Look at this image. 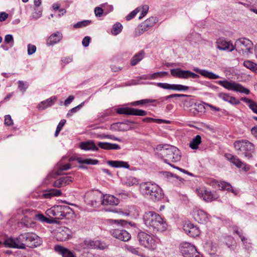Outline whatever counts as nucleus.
Returning <instances> with one entry per match:
<instances>
[{"instance_id": "f257e3e1", "label": "nucleus", "mask_w": 257, "mask_h": 257, "mask_svg": "<svg viewBox=\"0 0 257 257\" xmlns=\"http://www.w3.org/2000/svg\"><path fill=\"white\" fill-rule=\"evenodd\" d=\"M144 222L146 227L154 232L164 231L167 229V224L158 213L154 211H146L143 215Z\"/></svg>"}, {"instance_id": "f03ea898", "label": "nucleus", "mask_w": 257, "mask_h": 257, "mask_svg": "<svg viewBox=\"0 0 257 257\" xmlns=\"http://www.w3.org/2000/svg\"><path fill=\"white\" fill-rule=\"evenodd\" d=\"M156 150L159 153V156L163 159L165 163L172 165L171 162H177L181 159L180 151L174 146L169 145H159L156 147Z\"/></svg>"}, {"instance_id": "7ed1b4c3", "label": "nucleus", "mask_w": 257, "mask_h": 257, "mask_svg": "<svg viewBox=\"0 0 257 257\" xmlns=\"http://www.w3.org/2000/svg\"><path fill=\"white\" fill-rule=\"evenodd\" d=\"M140 191L142 195L153 201H160L164 197L162 189L157 184L151 182L141 183Z\"/></svg>"}, {"instance_id": "20e7f679", "label": "nucleus", "mask_w": 257, "mask_h": 257, "mask_svg": "<svg viewBox=\"0 0 257 257\" xmlns=\"http://www.w3.org/2000/svg\"><path fill=\"white\" fill-rule=\"evenodd\" d=\"M73 210L65 205H55L46 211V214L50 218L56 219H69L74 215Z\"/></svg>"}, {"instance_id": "39448f33", "label": "nucleus", "mask_w": 257, "mask_h": 257, "mask_svg": "<svg viewBox=\"0 0 257 257\" xmlns=\"http://www.w3.org/2000/svg\"><path fill=\"white\" fill-rule=\"evenodd\" d=\"M233 145L238 155L244 156L248 159L252 158L255 150L252 143L246 140H240L235 141Z\"/></svg>"}, {"instance_id": "423d86ee", "label": "nucleus", "mask_w": 257, "mask_h": 257, "mask_svg": "<svg viewBox=\"0 0 257 257\" xmlns=\"http://www.w3.org/2000/svg\"><path fill=\"white\" fill-rule=\"evenodd\" d=\"M19 239L24 245V249L26 248V246L35 248L40 245L42 243L41 238L32 232L21 233L19 236Z\"/></svg>"}, {"instance_id": "0eeeda50", "label": "nucleus", "mask_w": 257, "mask_h": 257, "mask_svg": "<svg viewBox=\"0 0 257 257\" xmlns=\"http://www.w3.org/2000/svg\"><path fill=\"white\" fill-rule=\"evenodd\" d=\"M137 239L141 245L150 250L155 249L159 241L158 238L142 231L138 232Z\"/></svg>"}, {"instance_id": "6e6552de", "label": "nucleus", "mask_w": 257, "mask_h": 257, "mask_svg": "<svg viewBox=\"0 0 257 257\" xmlns=\"http://www.w3.org/2000/svg\"><path fill=\"white\" fill-rule=\"evenodd\" d=\"M217 83L223 86L228 90L239 92L240 93L248 94L250 93L249 89L245 88L241 84L236 83L234 81H229L227 80H219Z\"/></svg>"}, {"instance_id": "1a4fd4ad", "label": "nucleus", "mask_w": 257, "mask_h": 257, "mask_svg": "<svg viewBox=\"0 0 257 257\" xmlns=\"http://www.w3.org/2000/svg\"><path fill=\"white\" fill-rule=\"evenodd\" d=\"M253 44L251 41L246 38H240L235 42L234 49L240 54H248L252 47Z\"/></svg>"}, {"instance_id": "9d476101", "label": "nucleus", "mask_w": 257, "mask_h": 257, "mask_svg": "<svg viewBox=\"0 0 257 257\" xmlns=\"http://www.w3.org/2000/svg\"><path fill=\"white\" fill-rule=\"evenodd\" d=\"M180 249L184 257H203L197 250L196 247L187 242L181 244Z\"/></svg>"}, {"instance_id": "9b49d317", "label": "nucleus", "mask_w": 257, "mask_h": 257, "mask_svg": "<svg viewBox=\"0 0 257 257\" xmlns=\"http://www.w3.org/2000/svg\"><path fill=\"white\" fill-rule=\"evenodd\" d=\"M158 21V18L156 17H151L147 19L136 29L135 35L136 36H140L148 31L151 28L155 26Z\"/></svg>"}, {"instance_id": "f8f14e48", "label": "nucleus", "mask_w": 257, "mask_h": 257, "mask_svg": "<svg viewBox=\"0 0 257 257\" xmlns=\"http://www.w3.org/2000/svg\"><path fill=\"white\" fill-rule=\"evenodd\" d=\"M171 74L174 77L180 79H197L199 77L197 74L189 70H184L181 68L172 69L170 70Z\"/></svg>"}, {"instance_id": "ddd939ff", "label": "nucleus", "mask_w": 257, "mask_h": 257, "mask_svg": "<svg viewBox=\"0 0 257 257\" xmlns=\"http://www.w3.org/2000/svg\"><path fill=\"white\" fill-rule=\"evenodd\" d=\"M83 248L99 249L103 250L107 247L105 243L99 240L86 239L81 244Z\"/></svg>"}, {"instance_id": "4468645a", "label": "nucleus", "mask_w": 257, "mask_h": 257, "mask_svg": "<svg viewBox=\"0 0 257 257\" xmlns=\"http://www.w3.org/2000/svg\"><path fill=\"white\" fill-rule=\"evenodd\" d=\"M198 195L202 198L204 201L207 202H212L218 198V195L215 192H212L205 189H199L196 190Z\"/></svg>"}, {"instance_id": "2eb2a0df", "label": "nucleus", "mask_w": 257, "mask_h": 257, "mask_svg": "<svg viewBox=\"0 0 257 257\" xmlns=\"http://www.w3.org/2000/svg\"><path fill=\"white\" fill-rule=\"evenodd\" d=\"M110 233L115 238L123 241H127L131 238L130 233L120 228L111 229L110 231Z\"/></svg>"}, {"instance_id": "dca6fc26", "label": "nucleus", "mask_w": 257, "mask_h": 257, "mask_svg": "<svg viewBox=\"0 0 257 257\" xmlns=\"http://www.w3.org/2000/svg\"><path fill=\"white\" fill-rule=\"evenodd\" d=\"M216 47L220 50L232 52L234 50V45L224 38L218 39L216 42Z\"/></svg>"}, {"instance_id": "f3484780", "label": "nucleus", "mask_w": 257, "mask_h": 257, "mask_svg": "<svg viewBox=\"0 0 257 257\" xmlns=\"http://www.w3.org/2000/svg\"><path fill=\"white\" fill-rule=\"evenodd\" d=\"M192 215L197 222L202 224L205 223L209 219L208 214L206 212L197 208L193 210Z\"/></svg>"}, {"instance_id": "a211bd4d", "label": "nucleus", "mask_w": 257, "mask_h": 257, "mask_svg": "<svg viewBox=\"0 0 257 257\" xmlns=\"http://www.w3.org/2000/svg\"><path fill=\"white\" fill-rule=\"evenodd\" d=\"M225 158L237 168H242L245 171L249 170V167L243 163L238 157L230 154H225Z\"/></svg>"}, {"instance_id": "6ab92c4d", "label": "nucleus", "mask_w": 257, "mask_h": 257, "mask_svg": "<svg viewBox=\"0 0 257 257\" xmlns=\"http://www.w3.org/2000/svg\"><path fill=\"white\" fill-rule=\"evenodd\" d=\"M4 244L7 247L24 249V245L19 239V236L15 238L13 237L7 238L5 240Z\"/></svg>"}, {"instance_id": "aec40b11", "label": "nucleus", "mask_w": 257, "mask_h": 257, "mask_svg": "<svg viewBox=\"0 0 257 257\" xmlns=\"http://www.w3.org/2000/svg\"><path fill=\"white\" fill-rule=\"evenodd\" d=\"M119 203V200L110 194H103L101 197V204L103 205L116 206Z\"/></svg>"}, {"instance_id": "412c9836", "label": "nucleus", "mask_w": 257, "mask_h": 257, "mask_svg": "<svg viewBox=\"0 0 257 257\" xmlns=\"http://www.w3.org/2000/svg\"><path fill=\"white\" fill-rule=\"evenodd\" d=\"M183 229L187 235L192 237L198 236L200 233L198 228L191 223H185L184 225Z\"/></svg>"}, {"instance_id": "4be33fe9", "label": "nucleus", "mask_w": 257, "mask_h": 257, "mask_svg": "<svg viewBox=\"0 0 257 257\" xmlns=\"http://www.w3.org/2000/svg\"><path fill=\"white\" fill-rule=\"evenodd\" d=\"M72 234L71 230L67 227H64L57 233V240L60 241H65L69 239Z\"/></svg>"}, {"instance_id": "5701e85b", "label": "nucleus", "mask_w": 257, "mask_h": 257, "mask_svg": "<svg viewBox=\"0 0 257 257\" xmlns=\"http://www.w3.org/2000/svg\"><path fill=\"white\" fill-rule=\"evenodd\" d=\"M57 99V98L56 96H51V97L44 101H42L40 103H39L37 106V108L39 110H44L47 108L53 105Z\"/></svg>"}, {"instance_id": "b1692460", "label": "nucleus", "mask_w": 257, "mask_h": 257, "mask_svg": "<svg viewBox=\"0 0 257 257\" xmlns=\"http://www.w3.org/2000/svg\"><path fill=\"white\" fill-rule=\"evenodd\" d=\"M54 249L62 257H77L73 252L62 246L56 245L54 247Z\"/></svg>"}, {"instance_id": "393cba45", "label": "nucleus", "mask_w": 257, "mask_h": 257, "mask_svg": "<svg viewBox=\"0 0 257 257\" xmlns=\"http://www.w3.org/2000/svg\"><path fill=\"white\" fill-rule=\"evenodd\" d=\"M62 38V35L57 32L50 36L46 40V44L48 46H52L58 43Z\"/></svg>"}, {"instance_id": "a878e982", "label": "nucleus", "mask_w": 257, "mask_h": 257, "mask_svg": "<svg viewBox=\"0 0 257 257\" xmlns=\"http://www.w3.org/2000/svg\"><path fill=\"white\" fill-rule=\"evenodd\" d=\"M193 70L196 72L199 73L202 76L211 79H216L220 77L218 75L214 74L212 72L208 71L206 70L200 69L197 67L194 68Z\"/></svg>"}, {"instance_id": "bb28decb", "label": "nucleus", "mask_w": 257, "mask_h": 257, "mask_svg": "<svg viewBox=\"0 0 257 257\" xmlns=\"http://www.w3.org/2000/svg\"><path fill=\"white\" fill-rule=\"evenodd\" d=\"M62 195L60 190L51 189L44 191L43 196L44 198L51 199L54 197H59Z\"/></svg>"}, {"instance_id": "cd10ccee", "label": "nucleus", "mask_w": 257, "mask_h": 257, "mask_svg": "<svg viewBox=\"0 0 257 257\" xmlns=\"http://www.w3.org/2000/svg\"><path fill=\"white\" fill-rule=\"evenodd\" d=\"M218 97L225 101L228 102L231 104L237 105L240 104L239 100L236 99L234 97L230 96L228 94L225 93H220L218 94Z\"/></svg>"}, {"instance_id": "c85d7f7f", "label": "nucleus", "mask_w": 257, "mask_h": 257, "mask_svg": "<svg viewBox=\"0 0 257 257\" xmlns=\"http://www.w3.org/2000/svg\"><path fill=\"white\" fill-rule=\"evenodd\" d=\"M80 148L85 151H97L98 148L93 141L81 142L80 144Z\"/></svg>"}, {"instance_id": "c756f323", "label": "nucleus", "mask_w": 257, "mask_h": 257, "mask_svg": "<svg viewBox=\"0 0 257 257\" xmlns=\"http://www.w3.org/2000/svg\"><path fill=\"white\" fill-rule=\"evenodd\" d=\"M233 231L240 238L245 248L249 249L251 247V244L247 241V239L243 235L242 231H239L238 227L236 226L233 227Z\"/></svg>"}, {"instance_id": "7c9ffc66", "label": "nucleus", "mask_w": 257, "mask_h": 257, "mask_svg": "<svg viewBox=\"0 0 257 257\" xmlns=\"http://www.w3.org/2000/svg\"><path fill=\"white\" fill-rule=\"evenodd\" d=\"M107 164L113 168H123L129 169L130 165L126 162L122 161H108Z\"/></svg>"}, {"instance_id": "2f4dec72", "label": "nucleus", "mask_w": 257, "mask_h": 257, "mask_svg": "<svg viewBox=\"0 0 257 257\" xmlns=\"http://www.w3.org/2000/svg\"><path fill=\"white\" fill-rule=\"evenodd\" d=\"M78 163L81 164L80 166V168L86 169V167L83 165V164H88V165H96L98 163V161L96 159H82L81 158H77L76 159Z\"/></svg>"}, {"instance_id": "473e14b6", "label": "nucleus", "mask_w": 257, "mask_h": 257, "mask_svg": "<svg viewBox=\"0 0 257 257\" xmlns=\"http://www.w3.org/2000/svg\"><path fill=\"white\" fill-rule=\"evenodd\" d=\"M145 53L144 50H142L136 53L131 59L130 63L131 66H136L139 62L143 59L145 57Z\"/></svg>"}, {"instance_id": "72a5a7b5", "label": "nucleus", "mask_w": 257, "mask_h": 257, "mask_svg": "<svg viewBox=\"0 0 257 257\" xmlns=\"http://www.w3.org/2000/svg\"><path fill=\"white\" fill-rule=\"evenodd\" d=\"M240 100L248 104L249 108L255 113L257 114V103L246 97H241Z\"/></svg>"}, {"instance_id": "f704fd0d", "label": "nucleus", "mask_w": 257, "mask_h": 257, "mask_svg": "<svg viewBox=\"0 0 257 257\" xmlns=\"http://www.w3.org/2000/svg\"><path fill=\"white\" fill-rule=\"evenodd\" d=\"M201 143V137L200 135H197L190 142L189 147L193 150H197Z\"/></svg>"}, {"instance_id": "c9c22d12", "label": "nucleus", "mask_w": 257, "mask_h": 257, "mask_svg": "<svg viewBox=\"0 0 257 257\" xmlns=\"http://www.w3.org/2000/svg\"><path fill=\"white\" fill-rule=\"evenodd\" d=\"M218 186L221 188L223 190H227L228 191H231L234 194H237V191L233 189L232 186L228 183L225 181H221L218 184Z\"/></svg>"}, {"instance_id": "e433bc0d", "label": "nucleus", "mask_w": 257, "mask_h": 257, "mask_svg": "<svg viewBox=\"0 0 257 257\" xmlns=\"http://www.w3.org/2000/svg\"><path fill=\"white\" fill-rule=\"evenodd\" d=\"M125 123L123 122H117L113 123L110 126V129L114 131L124 132L128 130V128L125 127Z\"/></svg>"}, {"instance_id": "4c0bfd02", "label": "nucleus", "mask_w": 257, "mask_h": 257, "mask_svg": "<svg viewBox=\"0 0 257 257\" xmlns=\"http://www.w3.org/2000/svg\"><path fill=\"white\" fill-rule=\"evenodd\" d=\"M243 66L252 72L257 73V64L249 60H245L243 62Z\"/></svg>"}, {"instance_id": "58836bf2", "label": "nucleus", "mask_w": 257, "mask_h": 257, "mask_svg": "<svg viewBox=\"0 0 257 257\" xmlns=\"http://www.w3.org/2000/svg\"><path fill=\"white\" fill-rule=\"evenodd\" d=\"M152 102H155V103H158L159 101H158V100H157V99H142V100L134 101L132 103V104L133 105L136 106V105H139L145 104H147L148 103H152Z\"/></svg>"}, {"instance_id": "ea45409f", "label": "nucleus", "mask_w": 257, "mask_h": 257, "mask_svg": "<svg viewBox=\"0 0 257 257\" xmlns=\"http://www.w3.org/2000/svg\"><path fill=\"white\" fill-rule=\"evenodd\" d=\"M130 114V115H133L144 116H146L147 114V112L146 111L142 109H139L135 108H131Z\"/></svg>"}, {"instance_id": "a19ab883", "label": "nucleus", "mask_w": 257, "mask_h": 257, "mask_svg": "<svg viewBox=\"0 0 257 257\" xmlns=\"http://www.w3.org/2000/svg\"><path fill=\"white\" fill-rule=\"evenodd\" d=\"M247 3L238 2V4L243 5L250 10V8H256L257 7V0H246Z\"/></svg>"}, {"instance_id": "79ce46f5", "label": "nucleus", "mask_w": 257, "mask_h": 257, "mask_svg": "<svg viewBox=\"0 0 257 257\" xmlns=\"http://www.w3.org/2000/svg\"><path fill=\"white\" fill-rule=\"evenodd\" d=\"M122 29V25L120 23H116L113 25L111 33L113 35H117L120 33Z\"/></svg>"}, {"instance_id": "37998d69", "label": "nucleus", "mask_w": 257, "mask_h": 257, "mask_svg": "<svg viewBox=\"0 0 257 257\" xmlns=\"http://www.w3.org/2000/svg\"><path fill=\"white\" fill-rule=\"evenodd\" d=\"M188 95L183 94H171L163 97H161L159 98V100L161 102H163L165 100H167L169 98H173L175 97H187Z\"/></svg>"}, {"instance_id": "c03bdc74", "label": "nucleus", "mask_w": 257, "mask_h": 257, "mask_svg": "<svg viewBox=\"0 0 257 257\" xmlns=\"http://www.w3.org/2000/svg\"><path fill=\"white\" fill-rule=\"evenodd\" d=\"M91 23L90 20H83L78 22L73 25L74 28L77 29L85 27L89 25Z\"/></svg>"}, {"instance_id": "a18cd8bd", "label": "nucleus", "mask_w": 257, "mask_h": 257, "mask_svg": "<svg viewBox=\"0 0 257 257\" xmlns=\"http://www.w3.org/2000/svg\"><path fill=\"white\" fill-rule=\"evenodd\" d=\"M35 219L37 220L40 221L42 222H46V223H52L53 221L52 220H50L48 218L45 217L43 214H37L35 215Z\"/></svg>"}, {"instance_id": "49530a36", "label": "nucleus", "mask_w": 257, "mask_h": 257, "mask_svg": "<svg viewBox=\"0 0 257 257\" xmlns=\"http://www.w3.org/2000/svg\"><path fill=\"white\" fill-rule=\"evenodd\" d=\"M18 89L22 93H24L28 87V84L26 82H24L22 80H19L18 81Z\"/></svg>"}, {"instance_id": "de8ad7c7", "label": "nucleus", "mask_w": 257, "mask_h": 257, "mask_svg": "<svg viewBox=\"0 0 257 257\" xmlns=\"http://www.w3.org/2000/svg\"><path fill=\"white\" fill-rule=\"evenodd\" d=\"M58 165L59 166V168L57 171L56 173L58 175L61 173V171L67 170L71 168V165L69 164L62 165L61 162H59Z\"/></svg>"}, {"instance_id": "09e8293b", "label": "nucleus", "mask_w": 257, "mask_h": 257, "mask_svg": "<svg viewBox=\"0 0 257 257\" xmlns=\"http://www.w3.org/2000/svg\"><path fill=\"white\" fill-rule=\"evenodd\" d=\"M131 108L130 107H120L116 109V112L119 114L130 115Z\"/></svg>"}, {"instance_id": "8fccbe9b", "label": "nucleus", "mask_w": 257, "mask_h": 257, "mask_svg": "<svg viewBox=\"0 0 257 257\" xmlns=\"http://www.w3.org/2000/svg\"><path fill=\"white\" fill-rule=\"evenodd\" d=\"M101 6L103 8L104 15L105 16L112 12L113 10V7L112 5H108L105 4H103L101 5Z\"/></svg>"}, {"instance_id": "3c124183", "label": "nucleus", "mask_w": 257, "mask_h": 257, "mask_svg": "<svg viewBox=\"0 0 257 257\" xmlns=\"http://www.w3.org/2000/svg\"><path fill=\"white\" fill-rule=\"evenodd\" d=\"M126 215H131L137 217L139 215V211L137 208H136L134 206H132L130 208V210L128 212L124 213Z\"/></svg>"}, {"instance_id": "603ef678", "label": "nucleus", "mask_w": 257, "mask_h": 257, "mask_svg": "<svg viewBox=\"0 0 257 257\" xmlns=\"http://www.w3.org/2000/svg\"><path fill=\"white\" fill-rule=\"evenodd\" d=\"M140 10L139 8H137L135 10L131 12L126 17V20L127 21H130L133 18H134L136 15L140 12Z\"/></svg>"}, {"instance_id": "864d4df0", "label": "nucleus", "mask_w": 257, "mask_h": 257, "mask_svg": "<svg viewBox=\"0 0 257 257\" xmlns=\"http://www.w3.org/2000/svg\"><path fill=\"white\" fill-rule=\"evenodd\" d=\"M61 178L64 186L69 185L73 181V178L71 176H66L61 177Z\"/></svg>"}, {"instance_id": "5fc2aeb1", "label": "nucleus", "mask_w": 257, "mask_h": 257, "mask_svg": "<svg viewBox=\"0 0 257 257\" xmlns=\"http://www.w3.org/2000/svg\"><path fill=\"white\" fill-rule=\"evenodd\" d=\"M189 89V87L181 84H175L174 90L186 91Z\"/></svg>"}, {"instance_id": "6e6d98bb", "label": "nucleus", "mask_w": 257, "mask_h": 257, "mask_svg": "<svg viewBox=\"0 0 257 257\" xmlns=\"http://www.w3.org/2000/svg\"><path fill=\"white\" fill-rule=\"evenodd\" d=\"M63 180L62 179V178L60 177L58 179L55 180L53 183V186L56 188H61L64 187L63 184Z\"/></svg>"}, {"instance_id": "4d7b16f0", "label": "nucleus", "mask_w": 257, "mask_h": 257, "mask_svg": "<svg viewBox=\"0 0 257 257\" xmlns=\"http://www.w3.org/2000/svg\"><path fill=\"white\" fill-rule=\"evenodd\" d=\"M63 180L62 179V178L60 177L58 179L55 180L53 183V186L56 188H61L64 187L63 184Z\"/></svg>"}, {"instance_id": "13d9d810", "label": "nucleus", "mask_w": 257, "mask_h": 257, "mask_svg": "<svg viewBox=\"0 0 257 257\" xmlns=\"http://www.w3.org/2000/svg\"><path fill=\"white\" fill-rule=\"evenodd\" d=\"M94 14L97 17H100L104 14V10L102 7H97L94 9Z\"/></svg>"}, {"instance_id": "bf43d9fd", "label": "nucleus", "mask_w": 257, "mask_h": 257, "mask_svg": "<svg viewBox=\"0 0 257 257\" xmlns=\"http://www.w3.org/2000/svg\"><path fill=\"white\" fill-rule=\"evenodd\" d=\"M27 47L28 55H31L36 52L37 48L35 45L29 44L28 45Z\"/></svg>"}, {"instance_id": "052dcab7", "label": "nucleus", "mask_w": 257, "mask_h": 257, "mask_svg": "<svg viewBox=\"0 0 257 257\" xmlns=\"http://www.w3.org/2000/svg\"><path fill=\"white\" fill-rule=\"evenodd\" d=\"M164 176L167 179H171L173 178H176L180 180H182V179L176 175L173 174L169 172H165L164 173Z\"/></svg>"}, {"instance_id": "680f3d73", "label": "nucleus", "mask_w": 257, "mask_h": 257, "mask_svg": "<svg viewBox=\"0 0 257 257\" xmlns=\"http://www.w3.org/2000/svg\"><path fill=\"white\" fill-rule=\"evenodd\" d=\"M97 145L101 149L104 150H109L110 146L109 143L106 142H99Z\"/></svg>"}, {"instance_id": "e2e57ef3", "label": "nucleus", "mask_w": 257, "mask_h": 257, "mask_svg": "<svg viewBox=\"0 0 257 257\" xmlns=\"http://www.w3.org/2000/svg\"><path fill=\"white\" fill-rule=\"evenodd\" d=\"M5 124L8 126H11L13 124V121L10 115H6L5 117Z\"/></svg>"}, {"instance_id": "0e129e2a", "label": "nucleus", "mask_w": 257, "mask_h": 257, "mask_svg": "<svg viewBox=\"0 0 257 257\" xmlns=\"http://www.w3.org/2000/svg\"><path fill=\"white\" fill-rule=\"evenodd\" d=\"M91 38L89 36H85L82 40V44L84 47H87L89 46Z\"/></svg>"}, {"instance_id": "69168bd1", "label": "nucleus", "mask_w": 257, "mask_h": 257, "mask_svg": "<svg viewBox=\"0 0 257 257\" xmlns=\"http://www.w3.org/2000/svg\"><path fill=\"white\" fill-rule=\"evenodd\" d=\"M156 85L161 88L169 90V86H170L169 83L159 82V83H156Z\"/></svg>"}, {"instance_id": "338daca9", "label": "nucleus", "mask_w": 257, "mask_h": 257, "mask_svg": "<svg viewBox=\"0 0 257 257\" xmlns=\"http://www.w3.org/2000/svg\"><path fill=\"white\" fill-rule=\"evenodd\" d=\"M149 10V7L147 5H145L142 8V11L141 13V15L140 16L139 19H141L146 16L148 13V11Z\"/></svg>"}, {"instance_id": "774afa93", "label": "nucleus", "mask_w": 257, "mask_h": 257, "mask_svg": "<svg viewBox=\"0 0 257 257\" xmlns=\"http://www.w3.org/2000/svg\"><path fill=\"white\" fill-rule=\"evenodd\" d=\"M137 182V180L135 178L130 177L127 179V180L125 183L127 186H133L135 184H136Z\"/></svg>"}]
</instances>
